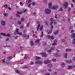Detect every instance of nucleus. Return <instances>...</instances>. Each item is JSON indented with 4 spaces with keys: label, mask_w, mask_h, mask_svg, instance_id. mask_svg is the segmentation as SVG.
Masks as SVG:
<instances>
[{
    "label": "nucleus",
    "mask_w": 75,
    "mask_h": 75,
    "mask_svg": "<svg viewBox=\"0 0 75 75\" xmlns=\"http://www.w3.org/2000/svg\"><path fill=\"white\" fill-rule=\"evenodd\" d=\"M52 4H51V3H49L48 4V8L50 9H57V8H58V6H54L52 7Z\"/></svg>",
    "instance_id": "1"
},
{
    "label": "nucleus",
    "mask_w": 75,
    "mask_h": 75,
    "mask_svg": "<svg viewBox=\"0 0 75 75\" xmlns=\"http://www.w3.org/2000/svg\"><path fill=\"white\" fill-rule=\"evenodd\" d=\"M50 20L51 21V22L50 23V25L51 26V29H52V28H53V26H52V24H56V23H56V22H55V21L54 20V18H51L50 19Z\"/></svg>",
    "instance_id": "2"
},
{
    "label": "nucleus",
    "mask_w": 75,
    "mask_h": 75,
    "mask_svg": "<svg viewBox=\"0 0 75 75\" xmlns=\"http://www.w3.org/2000/svg\"><path fill=\"white\" fill-rule=\"evenodd\" d=\"M50 62H51V61L50 60H47V61H45L44 63L45 64H48L49 63V64L48 65V67H52V64H51V63H50Z\"/></svg>",
    "instance_id": "3"
},
{
    "label": "nucleus",
    "mask_w": 75,
    "mask_h": 75,
    "mask_svg": "<svg viewBox=\"0 0 75 75\" xmlns=\"http://www.w3.org/2000/svg\"><path fill=\"white\" fill-rule=\"evenodd\" d=\"M28 7H30V5L31 4H32V6H34L35 4V2H33L31 4V0H28Z\"/></svg>",
    "instance_id": "4"
},
{
    "label": "nucleus",
    "mask_w": 75,
    "mask_h": 75,
    "mask_svg": "<svg viewBox=\"0 0 75 75\" xmlns=\"http://www.w3.org/2000/svg\"><path fill=\"white\" fill-rule=\"evenodd\" d=\"M18 30L19 29H17L16 30V32L14 33L15 34H19L20 35H22V34L21 33H18Z\"/></svg>",
    "instance_id": "5"
},
{
    "label": "nucleus",
    "mask_w": 75,
    "mask_h": 75,
    "mask_svg": "<svg viewBox=\"0 0 75 75\" xmlns=\"http://www.w3.org/2000/svg\"><path fill=\"white\" fill-rule=\"evenodd\" d=\"M45 12L46 14H50L51 13V11L48 9H46Z\"/></svg>",
    "instance_id": "6"
},
{
    "label": "nucleus",
    "mask_w": 75,
    "mask_h": 75,
    "mask_svg": "<svg viewBox=\"0 0 75 75\" xmlns=\"http://www.w3.org/2000/svg\"><path fill=\"white\" fill-rule=\"evenodd\" d=\"M1 35H2L3 36H7V37H10V35L9 34H6L2 33H1Z\"/></svg>",
    "instance_id": "7"
},
{
    "label": "nucleus",
    "mask_w": 75,
    "mask_h": 75,
    "mask_svg": "<svg viewBox=\"0 0 75 75\" xmlns=\"http://www.w3.org/2000/svg\"><path fill=\"white\" fill-rule=\"evenodd\" d=\"M22 13V12H20L19 11H17V14H16V16L17 17H20V16L19 14H21Z\"/></svg>",
    "instance_id": "8"
},
{
    "label": "nucleus",
    "mask_w": 75,
    "mask_h": 75,
    "mask_svg": "<svg viewBox=\"0 0 75 75\" xmlns=\"http://www.w3.org/2000/svg\"><path fill=\"white\" fill-rule=\"evenodd\" d=\"M42 62L41 61H39L38 60H37L36 62V64H41Z\"/></svg>",
    "instance_id": "9"
},
{
    "label": "nucleus",
    "mask_w": 75,
    "mask_h": 75,
    "mask_svg": "<svg viewBox=\"0 0 75 75\" xmlns=\"http://www.w3.org/2000/svg\"><path fill=\"white\" fill-rule=\"evenodd\" d=\"M40 54H42V56L43 57H45L47 56V54H46L45 53H42Z\"/></svg>",
    "instance_id": "10"
},
{
    "label": "nucleus",
    "mask_w": 75,
    "mask_h": 75,
    "mask_svg": "<svg viewBox=\"0 0 75 75\" xmlns=\"http://www.w3.org/2000/svg\"><path fill=\"white\" fill-rule=\"evenodd\" d=\"M65 62L68 63V64H70V63H71V62H72V61H71V60H65Z\"/></svg>",
    "instance_id": "11"
},
{
    "label": "nucleus",
    "mask_w": 75,
    "mask_h": 75,
    "mask_svg": "<svg viewBox=\"0 0 75 75\" xmlns=\"http://www.w3.org/2000/svg\"><path fill=\"white\" fill-rule=\"evenodd\" d=\"M54 49H55V48L52 47L51 48V50H50L49 51V53H51V51H52V50H54Z\"/></svg>",
    "instance_id": "12"
},
{
    "label": "nucleus",
    "mask_w": 75,
    "mask_h": 75,
    "mask_svg": "<svg viewBox=\"0 0 75 75\" xmlns=\"http://www.w3.org/2000/svg\"><path fill=\"white\" fill-rule=\"evenodd\" d=\"M47 38H51V39H52V40L53 39H54V38L52 36H50L48 35L47 36Z\"/></svg>",
    "instance_id": "13"
},
{
    "label": "nucleus",
    "mask_w": 75,
    "mask_h": 75,
    "mask_svg": "<svg viewBox=\"0 0 75 75\" xmlns=\"http://www.w3.org/2000/svg\"><path fill=\"white\" fill-rule=\"evenodd\" d=\"M74 67L75 68V66L72 67L71 66H69L68 67V69H72L73 68H74Z\"/></svg>",
    "instance_id": "14"
},
{
    "label": "nucleus",
    "mask_w": 75,
    "mask_h": 75,
    "mask_svg": "<svg viewBox=\"0 0 75 75\" xmlns=\"http://www.w3.org/2000/svg\"><path fill=\"white\" fill-rule=\"evenodd\" d=\"M64 7H65V8H67V7H68V2H66L65 3L64 5Z\"/></svg>",
    "instance_id": "15"
},
{
    "label": "nucleus",
    "mask_w": 75,
    "mask_h": 75,
    "mask_svg": "<svg viewBox=\"0 0 75 75\" xmlns=\"http://www.w3.org/2000/svg\"><path fill=\"white\" fill-rule=\"evenodd\" d=\"M1 24H2V25L4 26L5 25V24H6V23H5V21H1Z\"/></svg>",
    "instance_id": "16"
},
{
    "label": "nucleus",
    "mask_w": 75,
    "mask_h": 75,
    "mask_svg": "<svg viewBox=\"0 0 75 75\" xmlns=\"http://www.w3.org/2000/svg\"><path fill=\"white\" fill-rule=\"evenodd\" d=\"M71 38H75V33H73L71 36Z\"/></svg>",
    "instance_id": "17"
},
{
    "label": "nucleus",
    "mask_w": 75,
    "mask_h": 75,
    "mask_svg": "<svg viewBox=\"0 0 75 75\" xmlns=\"http://www.w3.org/2000/svg\"><path fill=\"white\" fill-rule=\"evenodd\" d=\"M71 51V49H66V52H68L69 51Z\"/></svg>",
    "instance_id": "18"
},
{
    "label": "nucleus",
    "mask_w": 75,
    "mask_h": 75,
    "mask_svg": "<svg viewBox=\"0 0 75 75\" xmlns=\"http://www.w3.org/2000/svg\"><path fill=\"white\" fill-rule=\"evenodd\" d=\"M54 43L52 44V45H56L57 44V40H55L54 41Z\"/></svg>",
    "instance_id": "19"
},
{
    "label": "nucleus",
    "mask_w": 75,
    "mask_h": 75,
    "mask_svg": "<svg viewBox=\"0 0 75 75\" xmlns=\"http://www.w3.org/2000/svg\"><path fill=\"white\" fill-rule=\"evenodd\" d=\"M54 55L56 57H59V55L58 54H54Z\"/></svg>",
    "instance_id": "20"
},
{
    "label": "nucleus",
    "mask_w": 75,
    "mask_h": 75,
    "mask_svg": "<svg viewBox=\"0 0 75 75\" xmlns=\"http://www.w3.org/2000/svg\"><path fill=\"white\" fill-rule=\"evenodd\" d=\"M51 32H52V30H47V32L48 33V34H50V33H51Z\"/></svg>",
    "instance_id": "21"
},
{
    "label": "nucleus",
    "mask_w": 75,
    "mask_h": 75,
    "mask_svg": "<svg viewBox=\"0 0 75 75\" xmlns=\"http://www.w3.org/2000/svg\"><path fill=\"white\" fill-rule=\"evenodd\" d=\"M30 44L31 46L33 45L34 43H33V41H31L30 42Z\"/></svg>",
    "instance_id": "22"
},
{
    "label": "nucleus",
    "mask_w": 75,
    "mask_h": 75,
    "mask_svg": "<svg viewBox=\"0 0 75 75\" xmlns=\"http://www.w3.org/2000/svg\"><path fill=\"white\" fill-rule=\"evenodd\" d=\"M40 42V40L38 39H37L35 41V42L36 43H38V42Z\"/></svg>",
    "instance_id": "23"
},
{
    "label": "nucleus",
    "mask_w": 75,
    "mask_h": 75,
    "mask_svg": "<svg viewBox=\"0 0 75 75\" xmlns=\"http://www.w3.org/2000/svg\"><path fill=\"white\" fill-rule=\"evenodd\" d=\"M42 28H43V26L42 25L41 27H40V31H42Z\"/></svg>",
    "instance_id": "24"
},
{
    "label": "nucleus",
    "mask_w": 75,
    "mask_h": 75,
    "mask_svg": "<svg viewBox=\"0 0 75 75\" xmlns=\"http://www.w3.org/2000/svg\"><path fill=\"white\" fill-rule=\"evenodd\" d=\"M40 27V24H38L37 27V30H39Z\"/></svg>",
    "instance_id": "25"
},
{
    "label": "nucleus",
    "mask_w": 75,
    "mask_h": 75,
    "mask_svg": "<svg viewBox=\"0 0 75 75\" xmlns=\"http://www.w3.org/2000/svg\"><path fill=\"white\" fill-rule=\"evenodd\" d=\"M67 53H65L64 55V57H65V58H67Z\"/></svg>",
    "instance_id": "26"
},
{
    "label": "nucleus",
    "mask_w": 75,
    "mask_h": 75,
    "mask_svg": "<svg viewBox=\"0 0 75 75\" xmlns=\"http://www.w3.org/2000/svg\"><path fill=\"white\" fill-rule=\"evenodd\" d=\"M61 65L62 67H65V64L64 63H62Z\"/></svg>",
    "instance_id": "27"
},
{
    "label": "nucleus",
    "mask_w": 75,
    "mask_h": 75,
    "mask_svg": "<svg viewBox=\"0 0 75 75\" xmlns=\"http://www.w3.org/2000/svg\"><path fill=\"white\" fill-rule=\"evenodd\" d=\"M58 33V30H57L56 32L54 33V34H57Z\"/></svg>",
    "instance_id": "28"
},
{
    "label": "nucleus",
    "mask_w": 75,
    "mask_h": 75,
    "mask_svg": "<svg viewBox=\"0 0 75 75\" xmlns=\"http://www.w3.org/2000/svg\"><path fill=\"white\" fill-rule=\"evenodd\" d=\"M35 58L36 59H40V57H36Z\"/></svg>",
    "instance_id": "29"
},
{
    "label": "nucleus",
    "mask_w": 75,
    "mask_h": 75,
    "mask_svg": "<svg viewBox=\"0 0 75 75\" xmlns=\"http://www.w3.org/2000/svg\"><path fill=\"white\" fill-rule=\"evenodd\" d=\"M12 58V57H8V59H11Z\"/></svg>",
    "instance_id": "30"
},
{
    "label": "nucleus",
    "mask_w": 75,
    "mask_h": 75,
    "mask_svg": "<svg viewBox=\"0 0 75 75\" xmlns=\"http://www.w3.org/2000/svg\"><path fill=\"white\" fill-rule=\"evenodd\" d=\"M16 73H17V74H20V72H19V71L18 70H16Z\"/></svg>",
    "instance_id": "31"
},
{
    "label": "nucleus",
    "mask_w": 75,
    "mask_h": 75,
    "mask_svg": "<svg viewBox=\"0 0 75 75\" xmlns=\"http://www.w3.org/2000/svg\"><path fill=\"white\" fill-rule=\"evenodd\" d=\"M20 4L21 6H23V4H23V2H21L20 3Z\"/></svg>",
    "instance_id": "32"
},
{
    "label": "nucleus",
    "mask_w": 75,
    "mask_h": 75,
    "mask_svg": "<svg viewBox=\"0 0 75 75\" xmlns=\"http://www.w3.org/2000/svg\"><path fill=\"white\" fill-rule=\"evenodd\" d=\"M43 36V32H42V34H41V35H40V37H42Z\"/></svg>",
    "instance_id": "33"
},
{
    "label": "nucleus",
    "mask_w": 75,
    "mask_h": 75,
    "mask_svg": "<svg viewBox=\"0 0 75 75\" xmlns=\"http://www.w3.org/2000/svg\"><path fill=\"white\" fill-rule=\"evenodd\" d=\"M24 20V19L23 18H22L21 19V21H23Z\"/></svg>",
    "instance_id": "34"
},
{
    "label": "nucleus",
    "mask_w": 75,
    "mask_h": 75,
    "mask_svg": "<svg viewBox=\"0 0 75 75\" xmlns=\"http://www.w3.org/2000/svg\"><path fill=\"white\" fill-rule=\"evenodd\" d=\"M4 15L5 16H8V14L6 13H5L4 14Z\"/></svg>",
    "instance_id": "35"
},
{
    "label": "nucleus",
    "mask_w": 75,
    "mask_h": 75,
    "mask_svg": "<svg viewBox=\"0 0 75 75\" xmlns=\"http://www.w3.org/2000/svg\"><path fill=\"white\" fill-rule=\"evenodd\" d=\"M26 11H27V9H25L23 11V13H25Z\"/></svg>",
    "instance_id": "36"
},
{
    "label": "nucleus",
    "mask_w": 75,
    "mask_h": 75,
    "mask_svg": "<svg viewBox=\"0 0 75 75\" xmlns=\"http://www.w3.org/2000/svg\"><path fill=\"white\" fill-rule=\"evenodd\" d=\"M21 21H19L18 22V24H21Z\"/></svg>",
    "instance_id": "37"
},
{
    "label": "nucleus",
    "mask_w": 75,
    "mask_h": 75,
    "mask_svg": "<svg viewBox=\"0 0 75 75\" xmlns=\"http://www.w3.org/2000/svg\"><path fill=\"white\" fill-rule=\"evenodd\" d=\"M7 5H4V7H5L6 8H7Z\"/></svg>",
    "instance_id": "38"
},
{
    "label": "nucleus",
    "mask_w": 75,
    "mask_h": 75,
    "mask_svg": "<svg viewBox=\"0 0 75 75\" xmlns=\"http://www.w3.org/2000/svg\"><path fill=\"white\" fill-rule=\"evenodd\" d=\"M30 65H33V64H34V62H31L30 63Z\"/></svg>",
    "instance_id": "39"
},
{
    "label": "nucleus",
    "mask_w": 75,
    "mask_h": 75,
    "mask_svg": "<svg viewBox=\"0 0 75 75\" xmlns=\"http://www.w3.org/2000/svg\"><path fill=\"white\" fill-rule=\"evenodd\" d=\"M52 61L53 62H55V61H56V59H53L52 60Z\"/></svg>",
    "instance_id": "40"
},
{
    "label": "nucleus",
    "mask_w": 75,
    "mask_h": 75,
    "mask_svg": "<svg viewBox=\"0 0 75 75\" xmlns=\"http://www.w3.org/2000/svg\"><path fill=\"white\" fill-rule=\"evenodd\" d=\"M29 23H28L27 24V25H26V27H28V26H29Z\"/></svg>",
    "instance_id": "41"
},
{
    "label": "nucleus",
    "mask_w": 75,
    "mask_h": 75,
    "mask_svg": "<svg viewBox=\"0 0 75 75\" xmlns=\"http://www.w3.org/2000/svg\"><path fill=\"white\" fill-rule=\"evenodd\" d=\"M33 37H37V36L35 35V34H34Z\"/></svg>",
    "instance_id": "42"
},
{
    "label": "nucleus",
    "mask_w": 75,
    "mask_h": 75,
    "mask_svg": "<svg viewBox=\"0 0 75 75\" xmlns=\"http://www.w3.org/2000/svg\"><path fill=\"white\" fill-rule=\"evenodd\" d=\"M63 9H62V8H61L60 9H59V11H62V10H63Z\"/></svg>",
    "instance_id": "43"
},
{
    "label": "nucleus",
    "mask_w": 75,
    "mask_h": 75,
    "mask_svg": "<svg viewBox=\"0 0 75 75\" xmlns=\"http://www.w3.org/2000/svg\"><path fill=\"white\" fill-rule=\"evenodd\" d=\"M50 74L49 73H47L45 74V75H50Z\"/></svg>",
    "instance_id": "44"
},
{
    "label": "nucleus",
    "mask_w": 75,
    "mask_h": 75,
    "mask_svg": "<svg viewBox=\"0 0 75 75\" xmlns=\"http://www.w3.org/2000/svg\"><path fill=\"white\" fill-rule=\"evenodd\" d=\"M61 41L62 42H64L65 41V40H62Z\"/></svg>",
    "instance_id": "45"
},
{
    "label": "nucleus",
    "mask_w": 75,
    "mask_h": 75,
    "mask_svg": "<svg viewBox=\"0 0 75 75\" xmlns=\"http://www.w3.org/2000/svg\"><path fill=\"white\" fill-rule=\"evenodd\" d=\"M56 51H57V52H59V51L58 49L56 50Z\"/></svg>",
    "instance_id": "46"
},
{
    "label": "nucleus",
    "mask_w": 75,
    "mask_h": 75,
    "mask_svg": "<svg viewBox=\"0 0 75 75\" xmlns=\"http://www.w3.org/2000/svg\"><path fill=\"white\" fill-rule=\"evenodd\" d=\"M23 27H24L23 26H21L20 27V28L21 29L22 28H23Z\"/></svg>",
    "instance_id": "47"
},
{
    "label": "nucleus",
    "mask_w": 75,
    "mask_h": 75,
    "mask_svg": "<svg viewBox=\"0 0 75 75\" xmlns=\"http://www.w3.org/2000/svg\"><path fill=\"white\" fill-rule=\"evenodd\" d=\"M23 37H26V35H23Z\"/></svg>",
    "instance_id": "48"
},
{
    "label": "nucleus",
    "mask_w": 75,
    "mask_h": 75,
    "mask_svg": "<svg viewBox=\"0 0 75 75\" xmlns=\"http://www.w3.org/2000/svg\"><path fill=\"white\" fill-rule=\"evenodd\" d=\"M73 32H74V30H72L71 31V33H73Z\"/></svg>",
    "instance_id": "49"
},
{
    "label": "nucleus",
    "mask_w": 75,
    "mask_h": 75,
    "mask_svg": "<svg viewBox=\"0 0 75 75\" xmlns=\"http://www.w3.org/2000/svg\"><path fill=\"white\" fill-rule=\"evenodd\" d=\"M24 58L25 59H27V56H25L24 57Z\"/></svg>",
    "instance_id": "50"
},
{
    "label": "nucleus",
    "mask_w": 75,
    "mask_h": 75,
    "mask_svg": "<svg viewBox=\"0 0 75 75\" xmlns=\"http://www.w3.org/2000/svg\"><path fill=\"white\" fill-rule=\"evenodd\" d=\"M57 15H56L55 16V18H57Z\"/></svg>",
    "instance_id": "51"
},
{
    "label": "nucleus",
    "mask_w": 75,
    "mask_h": 75,
    "mask_svg": "<svg viewBox=\"0 0 75 75\" xmlns=\"http://www.w3.org/2000/svg\"><path fill=\"white\" fill-rule=\"evenodd\" d=\"M71 6L72 7H73V4H71Z\"/></svg>",
    "instance_id": "52"
},
{
    "label": "nucleus",
    "mask_w": 75,
    "mask_h": 75,
    "mask_svg": "<svg viewBox=\"0 0 75 75\" xmlns=\"http://www.w3.org/2000/svg\"><path fill=\"white\" fill-rule=\"evenodd\" d=\"M8 40V38H7V39H6V41H7Z\"/></svg>",
    "instance_id": "53"
},
{
    "label": "nucleus",
    "mask_w": 75,
    "mask_h": 75,
    "mask_svg": "<svg viewBox=\"0 0 75 75\" xmlns=\"http://www.w3.org/2000/svg\"><path fill=\"white\" fill-rule=\"evenodd\" d=\"M70 10H71V8H69L68 9V11H70Z\"/></svg>",
    "instance_id": "54"
},
{
    "label": "nucleus",
    "mask_w": 75,
    "mask_h": 75,
    "mask_svg": "<svg viewBox=\"0 0 75 75\" xmlns=\"http://www.w3.org/2000/svg\"><path fill=\"white\" fill-rule=\"evenodd\" d=\"M73 60H74V61H75V57H74L73 59Z\"/></svg>",
    "instance_id": "55"
},
{
    "label": "nucleus",
    "mask_w": 75,
    "mask_h": 75,
    "mask_svg": "<svg viewBox=\"0 0 75 75\" xmlns=\"http://www.w3.org/2000/svg\"><path fill=\"white\" fill-rule=\"evenodd\" d=\"M18 37L17 36H16L15 37V39H17L18 38Z\"/></svg>",
    "instance_id": "56"
},
{
    "label": "nucleus",
    "mask_w": 75,
    "mask_h": 75,
    "mask_svg": "<svg viewBox=\"0 0 75 75\" xmlns=\"http://www.w3.org/2000/svg\"><path fill=\"white\" fill-rule=\"evenodd\" d=\"M33 15H35V12H34V13H33Z\"/></svg>",
    "instance_id": "57"
},
{
    "label": "nucleus",
    "mask_w": 75,
    "mask_h": 75,
    "mask_svg": "<svg viewBox=\"0 0 75 75\" xmlns=\"http://www.w3.org/2000/svg\"><path fill=\"white\" fill-rule=\"evenodd\" d=\"M2 61H3V62H5L4 61V59L2 60Z\"/></svg>",
    "instance_id": "58"
},
{
    "label": "nucleus",
    "mask_w": 75,
    "mask_h": 75,
    "mask_svg": "<svg viewBox=\"0 0 75 75\" xmlns=\"http://www.w3.org/2000/svg\"><path fill=\"white\" fill-rule=\"evenodd\" d=\"M8 9H9V10H11V8H8Z\"/></svg>",
    "instance_id": "59"
},
{
    "label": "nucleus",
    "mask_w": 75,
    "mask_h": 75,
    "mask_svg": "<svg viewBox=\"0 0 75 75\" xmlns=\"http://www.w3.org/2000/svg\"><path fill=\"white\" fill-rule=\"evenodd\" d=\"M49 71H51V69H49L48 70Z\"/></svg>",
    "instance_id": "60"
},
{
    "label": "nucleus",
    "mask_w": 75,
    "mask_h": 75,
    "mask_svg": "<svg viewBox=\"0 0 75 75\" xmlns=\"http://www.w3.org/2000/svg\"><path fill=\"white\" fill-rule=\"evenodd\" d=\"M75 1V0H72L73 2H74V1Z\"/></svg>",
    "instance_id": "61"
},
{
    "label": "nucleus",
    "mask_w": 75,
    "mask_h": 75,
    "mask_svg": "<svg viewBox=\"0 0 75 75\" xmlns=\"http://www.w3.org/2000/svg\"><path fill=\"white\" fill-rule=\"evenodd\" d=\"M6 52H4V54H6Z\"/></svg>",
    "instance_id": "62"
},
{
    "label": "nucleus",
    "mask_w": 75,
    "mask_h": 75,
    "mask_svg": "<svg viewBox=\"0 0 75 75\" xmlns=\"http://www.w3.org/2000/svg\"><path fill=\"white\" fill-rule=\"evenodd\" d=\"M27 36H28V38L29 37V36L28 35Z\"/></svg>",
    "instance_id": "63"
},
{
    "label": "nucleus",
    "mask_w": 75,
    "mask_h": 75,
    "mask_svg": "<svg viewBox=\"0 0 75 75\" xmlns=\"http://www.w3.org/2000/svg\"><path fill=\"white\" fill-rule=\"evenodd\" d=\"M25 68H27V66H25Z\"/></svg>",
    "instance_id": "64"
}]
</instances>
